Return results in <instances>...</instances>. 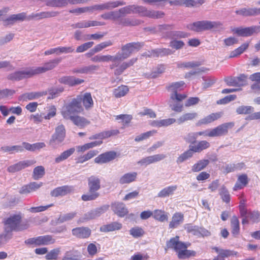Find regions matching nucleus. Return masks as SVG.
<instances>
[{
    "instance_id": "27",
    "label": "nucleus",
    "mask_w": 260,
    "mask_h": 260,
    "mask_svg": "<svg viewBox=\"0 0 260 260\" xmlns=\"http://www.w3.org/2000/svg\"><path fill=\"white\" fill-rule=\"evenodd\" d=\"M122 60H121L118 65V67H116L117 68L115 71V73L117 75L121 74L125 69H126L127 68L129 67L130 66L133 65L136 61H137V58H132L131 60H129L128 61H125L121 62ZM116 68V67H115Z\"/></svg>"
},
{
    "instance_id": "34",
    "label": "nucleus",
    "mask_w": 260,
    "mask_h": 260,
    "mask_svg": "<svg viewBox=\"0 0 260 260\" xmlns=\"http://www.w3.org/2000/svg\"><path fill=\"white\" fill-rule=\"evenodd\" d=\"M201 24L203 31L212 28H220L221 25V24L219 22L207 20L202 21Z\"/></svg>"
},
{
    "instance_id": "17",
    "label": "nucleus",
    "mask_w": 260,
    "mask_h": 260,
    "mask_svg": "<svg viewBox=\"0 0 260 260\" xmlns=\"http://www.w3.org/2000/svg\"><path fill=\"white\" fill-rule=\"evenodd\" d=\"M112 211L119 217H124L128 213L127 209L122 203H114L111 205Z\"/></svg>"
},
{
    "instance_id": "19",
    "label": "nucleus",
    "mask_w": 260,
    "mask_h": 260,
    "mask_svg": "<svg viewBox=\"0 0 260 260\" xmlns=\"http://www.w3.org/2000/svg\"><path fill=\"white\" fill-rule=\"evenodd\" d=\"M76 98H80V103H83V106L86 110L91 108L93 106V101L91 94L89 92H85L82 94L78 95Z\"/></svg>"
},
{
    "instance_id": "5",
    "label": "nucleus",
    "mask_w": 260,
    "mask_h": 260,
    "mask_svg": "<svg viewBox=\"0 0 260 260\" xmlns=\"http://www.w3.org/2000/svg\"><path fill=\"white\" fill-rule=\"evenodd\" d=\"M109 206L108 205H104L91 210L84 214L83 216L79 219L78 222H84L100 217L102 214L106 212L109 209Z\"/></svg>"
},
{
    "instance_id": "10",
    "label": "nucleus",
    "mask_w": 260,
    "mask_h": 260,
    "mask_svg": "<svg viewBox=\"0 0 260 260\" xmlns=\"http://www.w3.org/2000/svg\"><path fill=\"white\" fill-rule=\"evenodd\" d=\"M91 60L93 62H104L112 61V64L110 66L111 69H113L119 65L116 55L115 56L97 55L92 57Z\"/></svg>"
},
{
    "instance_id": "22",
    "label": "nucleus",
    "mask_w": 260,
    "mask_h": 260,
    "mask_svg": "<svg viewBox=\"0 0 260 260\" xmlns=\"http://www.w3.org/2000/svg\"><path fill=\"white\" fill-rule=\"evenodd\" d=\"M222 113L221 112L213 113L206 116L205 117L200 119L197 123L198 125L202 124H207L210 123L216 120H217L221 117Z\"/></svg>"
},
{
    "instance_id": "64",
    "label": "nucleus",
    "mask_w": 260,
    "mask_h": 260,
    "mask_svg": "<svg viewBox=\"0 0 260 260\" xmlns=\"http://www.w3.org/2000/svg\"><path fill=\"white\" fill-rule=\"evenodd\" d=\"M134 5H129L119 9L120 17L121 18L127 14L134 13Z\"/></svg>"
},
{
    "instance_id": "50",
    "label": "nucleus",
    "mask_w": 260,
    "mask_h": 260,
    "mask_svg": "<svg viewBox=\"0 0 260 260\" xmlns=\"http://www.w3.org/2000/svg\"><path fill=\"white\" fill-rule=\"evenodd\" d=\"M209 163V161L208 159L201 160L192 167L191 170L193 172H199L204 169Z\"/></svg>"
},
{
    "instance_id": "30",
    "label": "nucleus",
    "mask_w": 260,
    "mask_h": 260,
    "mask_svg": "<svg viewBox=\"0 0 260 260\" xmlns=\"http://www.w3.org/2000/svg\"><path fill=\"white\" fill-rule=\"evenodd\" d=\"M97 69L98 67L96 66L90 65L74 69L72 72L74 73L78 74H89L92 73L94 71H95Z\"/></svg>"
},
{
    "instance_id": "46",
    "label": "nucleus",
    "mask_w": 260,
    "mask_h": 260,
    "mask_svg": "<svg viewBox=\"0 0 260 260\" xmlns=\"http://www.w3.org/2000/svg\"><path fill=\"white\" fill-rule=\"evenodd\" d=\"M47 91L45 92H29L23 94L21 97V100L28 99L29 100H34L38 99L44 95L47 94Z\"/></svg>"
},
{
    "instance_id": "57",
    "label": "nucleus",
    "mask_w": 260,
    "mask_h": 260,
    "mask_svg": "<svg viewBox=\"0 0 260 260\" xmlns=\"http://www.w3.org/2000/svg\"><path fill=\"white\" fill-rule=\"evenodd\" d=\"M45 173V168L44 167L40 166L34 168L32 176L35 180H38L42 178Z\"/></svg>"
},
{
    "instance_id": "9",
    "label": "nucleus",
    "mask_w": 260,
    "mask_h": 260,
    "mask_svg": "<svg viewBox=\"0 0 260 260\" xmlns=\"http://www.w3.org/2000/svg\"><path fill=\"white\" fill-rule=\"evenodd\" d=\"M66 136V130L62 124L58 125L55 128V133L52 135L50 141V144L53 146L54 143H59L62 142Z\"/></svg>"
},
{
    "instance_id": "7",
    "label": "nucleus",
    "mask_w": 260,
    "mask_h": 260,
    "mask_svg": "<svg viewBox=\"0 0 260 260\" xmlns=\"http://www.w3.org/2000/svg\"><path fill=\"white\" fill-rule=\"evenodd\" d=\"M233 31L239 36L248 37L253 34L260 32V26H252L248 27H237L233 30Z\"/></svg>"
},
{
    "instance_id": "6",
    "label": "nucleus",
    "mask_w": 260,
    "mask_h": 260,
    "mask_svg": "<svg viewBox=\"0 0 260 260\" xmlns=\"http://www.w3.org/2000/svg\"><path fill=\"white\" fill-rule=\"evenodd\" d=\"M125 5L123 1L108 2L101 4L91 6L92 13L95 11L110 10Z\"/></svg>"
},
{
    "instance_id": "52",
    "label": "nucleus",
    "mask_w": 260,
    "mask_h": 260,
    "mask_svg": "<svg viewBox=\"0 0 260 260\" xmlns=\"http://www.w3.org/2000/svg\"><path fill=\"white\" fill-rule=\"evenodd\" d=\"M198 116V114L196 112L192 113H187L181 116H180L178 119L177 122L179 124L182 123L186 121L191 120L196 118Z\"/></svg>"
},
{
    "instance_id": "59",
    "label": "nucleus",
    "mask_w": 260,
    "mask_h": 260,
    "mask_svg": "<svg viewBox=\"0 0 260 260\" xmlns=\"http://www.w3.org/2000/svg\"><path fill=\"white\" fill-rule=\"evenodd\" d=\"M184 85L185 83L182 81L177 82L173 83L170 85L168 87V89L173 92H177L178 91H180L183 89Z\"/></svg>"
},
{
    "instance_id": "45",
    "label": "nucleus",
    "mask_w": 260,
    "mask_h": 260,
    "mask_svg": "<svg viewBox=\"0 0 260 260\" xmlns=\"http://www.w3.org/2000/svg\"><path fill=\"white\" fill-rule=\"evenodd\" d=\"M68 5V0H47L46 5L52 7H64Z\"/></svg>"
},
{
    "instance_id": "18",
    "label": "nucleus",
    "mask_w": 260,
    "mask_h": 260,
    "mask_svg": "<svg viewBox=\"0 0 260 260\" xmlns=\"http://www.w3.org/2000/svg\"><path fill=\"white\" fill-rule=\"evenodd\" d=\"M84 80L76 78L74 76H64L59 79V82L61 83L73 86L79 85L84 82Z\"/></svg>"
},
{
    "instance_id": "38",
    "label": "nucleus",
    "mask_w": 260,
    "mask_h": 260,
    "mask_svg": "<svg viewBox=\"0 0 260 260\" xmlns=\"http://www.w3.org/2000/svg\"><path fill=\"white\" fill-rule=\"evenodd\" d=\"M153 218L160 222H164L168 220V213L161 210H155L153 212Z\"/></svg>"
},
{
    "instance_id": "39",
    "label": "nucleus",
    "mask_w": 260,
    "mask_h": 260,
    "mask_svg": "<svg viewBox=\"0 0 260 260\" xmlns=\"http://www.w3.org/2000/svg\"><path fill=\"white\" fill-rule=\"evenodd\" d=\"M100 25V23L96 21H83L73 25L74 28H86L90 26Z\"/></svg>"
},
{
    "instance_id": "32",
    "label": "nucleus",
    "mask_w": 260,
    "mask_h": 260,
    "mask_svg": "<svg viewBox=\"0 0 260 260\" xmlns=\"http://www.w3.org/2000/svg\"><path fill=\"white\" fill-rule=\"evenodd\" d=\"M248 182V177L246 174L240 175L234 187V190H237L242 189L247 184Z\"/></svg>"
},
{
    "instance_id": "28",
    "label": "nucleus",
    "mask_w": 260,
    "mask_h": 260,
    "mask_svg": "<svg viewBox=\"0 0 260 260\" xmlns=\"http://www.w3.org/2000/svg\"><path fill=\"white\" fill-rule=\"evenodd\" d=\"M118 133V131L117 130L105 131L91 136V137H89V139H99L100 140H102V139L110 137L112 135H116Z\"/></svg>"
},
{
    "instance_id": "36",
    "label": "nucleus",
    "mask_w": 260,
    "mask_h": 260,
    "mask_svg": "<svg viewBox=\"0 0 260 260\" xmlns=\"http://www.w3.org/2000/svg\"><path fill=\"white\" fill-rule=\"evenodd\" d=\"M207 70L205 68H200L191 71L185 74V78L189 80H192L199 77L201 74Z\"/></svg>"
},
{
    "instance_id": "42",
    "label": "nucleus",
    "mask_w": 260,
    "mask_h": 260,
    "mask_svg": "<svg viewBox=\"0 0 260 260\" xmlns=\"http://www.w3.org/2000/svg\"><path fill=\"white\" fill-rule=\"evenodd\" d=\"M189 245V244L184 243V248H182L177 250L176 252L178 254V257L181 259H184L191 256L193 253V251L187 250V248Z\"/></svg>"
},
{
    "instance_id": "37",
    "label": "nucleus",
    "mask_w": 260,
    "mask_h": 260,
    "mask_svg": "<svg viewBox=\"0 0 260 260\" xmlns=\"http://www.w3.org/2000/svg\"><path fill=\"white\" fill-rule=\"evenodd\" d=\"M28 220L26 219H22L20 213H17V231H22L29 228Z\"/></svg>"
},
{
    "instance_id": "2",
    "label": "nucleus",
    "mask_w": 260,
    "mask_h": 260,
    "mask_svg": "<svg viewBox=\"0 0 260 260\" xmlns=\"http://www.w3.org/2000/svg\"><path fill=\"white\" fill-rule=\"evenodd\" d=\"M80 98H73L64 104L62 108L61 114L66 119H69L84 111L82 104L80 103Z\"/></svg>"
},
{
    "instance_id": "14",
    "label": "nucleus",
    "mask_w": 260,
    "mask_h": 260,
    "mask_svg": "<svg viewBox=\"0 0 260 260\" xmlns=\"http://www.w3.org/2000/svg\"><path fill=\"white\" fill-rule=\"evenodd\" d=\"M116 153L114 151H109L99 155L95 158L94 162L97 164H104L109 162L116 157Z\"/></svg>"
},
{
    "instance_id": "51",
    "label": "nucleus",
    "mask_w": 260,
    "mask_h": 260,
    "mask_svg": "<svg viewBox=\"0 0 260 260\" xmlns=\"http://www.w3.org/2000/svg\"><path fill=\"white\" fill-rule=\"evenodd\" d=\"M112 43L110 41L107 42H104L96 45L92 49H91L88 54L92 55L96 52L101 51L103 49L107 47L112 45Z\"/></svg>"
},
{
    "instance_id": "41",
    "label": "nucleus",
    "mask_w": 260,
    "mask_h": 260,
    "mask_svg": "<svg viewBox=\"0 0 260 260\" xmlns=\"http://www.w3.org/2000/svg\"><path fill=\"white\" fill-rule=\"evenodd\" d=\"M102 18L105 20H119L121 18L118 10L110 11L101 15Z\"/></svg>"
},
{
    "instance_id": "13",
    "label": "nucleus",
    "mask_w": 260,
    "mask_h": 260,
    "mask_svg": "<svg viewBox=\"0 0 260 260\" xmlns=\"http://www.w3.org/2000/svg\"><path fill=\"white\" fill-rule=\"evenodd\" d=\"M184 243L179 241V237L176 236V237L170 239L166 243V250L167 249H173L176 252L181 249L184 248Z\"/></svg>"
},
{
    "instance_id": "40",
    "label": "nucleus",
    "mask_w": 260,
    "mask_h": 260,
    "mask_svg": "<svg viewBox=\"0 0 260 260\" xmlns=\"http://www.w3.org/2000/svg\"><path fill=\"white\" fill-rule=\"evenodd\" d=\"M75 151V148L73 147L63 151L62 153L60 154V155L55 158V162L59 163L60 162L64 160H66V159L69 158L71 155H72L74 153Z\"/></svg>"
},
{
    "instance_id": "62",
    "label": "nucleus",
    "mask_w": 260,
    "mask_h": 260,
    "mask_svg": "<svg viewBox=\"0 0 260 260\" xmlns=\"http://www.w3.org/2000/svg\"><path fill=\"white\" fill-rule=\"evenodd\" d=\"M156 133L155 130L150 131L146 133L140 134L136 137L135 141L136 142H140L148 139L150 137L153 136Z\"/></svg>"
},
{
    "instance_id": "26",
    "label": "nucleus",
    "mask_w": 260,
    "mask_h": 260,
    "mask_svg": "<svg viewBox=\"0 0 260 260\" xmlns=\"http://www.w3.org/2000/svg\"><path fill=\"white\" fill-rule=\"evenodd\" d=\"M184 220L183 214L181 213H175L172 216V220L169 223V228L171 229L176 228L180 224H181Z\"/></svg>"
},
{
    "instance_id": "23",
    "label": "nucleus",
    "mask_w": 260,
    "mask_h": 260,
    "mask_svg": "<svg viewBox=\"0 0 260 260\" xmlns=\"http://www.w3.org/2000/svg\"><path fill=\"white\" fill-rule=\"evenodd\" d=\"M137 176L138 174L136 172L125 173L120 178L119 182L121 184H129L136 181Z\"/></svg>"
},
{
    "instance_id": "15",
    "label": "nucleus",
    "mask_w": 260,
    "mask_h": 260,
    "mask_svg": "<svg viewBox=\"0 0 260 260\" xmlns=\"http://www.w3.org/2000/svg\"><path fill=\"white\" fill-rule=\"evenodd\" d=\"M5 233L12 237L11 232L16 228V215L14 214L4 221Z\"/></svg>"
},
{
    "instance_id": "47",
    "label": "nucleus",
    "mask_w": 260,
    "mask_h": 260,
    "mask_svg": "<svg viewBox=\"0 0 260 260\" xmlns=\"http://www.w3.org/2000/svg\"><path fill=\"white\" fill-rule=\"evenodd\" d=\"M188 36V34L182 31H170L167 34V37L172 40L178 38H185Z\"/></svg>"
},
{
    "instance_id": "33",
    "label": "nucleus",
    "mask_w": 260,
    "mask_h": 260,
    "mask_svg": "<svg viewBox=\"0 0 260 260\" xmlns=\"http://www.w3.org/2000/svg\"><path fill=\"white\" fill-rule=\"evenodd\" d=\"M38 246L53 244L55 239L51 235H44L38 237Z\"/></svg>"
},
{
    "instance_id": "1",
    "label": "nucleus",
    "mask_w": 260,
    "mask_h": 260,
    "mask_svg": "<svg viewBox=\"0 0 260 260\" xmlns=\"http://www.w3.org/2000/svg\"><path fill=\"white\" fill-rule=\"evenodd\" d=\"M61 61L60 58H56L46 62L43 66L32 68H27L17 71V80L29 78L34 75L45 73L54 68Z\"/></svg>"
},
{
    "instance_id": "56",
    "label": "nucleus",
    "mask_w": 260,
    "mask_h": 260,
    "mask_svg": "<svg viewBox=\"0 0 260 260\" xmlns=\"http://www.w3.org/2000/svg\"><path fill=\"white\" fill-rule=\"evenodd\" d=\"M231 222L232 234L234 235H238L240 230L239 221L238 218L235 216H233Z\"/></svg>"
},
{
    "instance_id": "49",
    "label": "nucleus",
    "mask_w": 260,
    "mask_h": 260,
    "mask_svg": "<svg viewBox=\"0 0 260 260\" xmlns=\"http://www.w3.org/2000/svg\"><path fill=\"white\" fill-rule=\"evenodd\" d=\"M140 23L139 20L131 18H120L119 24L124 26H135Z\"/></svg>"
},
{
    "instance_id": "53",
    "label": "nucleus",
    "mask_w": 260,
    "mask_h": 260,
    "mask_svg": "<svg viewBox=\"0 0 260 260\" xmlns=\"http://www.w3.org/2000/svg\"><path fill=\"white\" fill-rule=\"evenodd\" d=\"M213 249L217 253H218V255L220 257H222L223 259L224 257H228L231 255L236 254V253H235L233 251L228 249H220L217 247H213Z\"/></svg>"
},
{
    "instance_id": "35",
    "label": "nucleus",
    "mask_w": 260,
    "mask_h": 260,
    "mask_svg": "<svg viewBox=\"0 0 260 260\" xmlns=\"http://www.w3.org/2000/svg\"><path fill=\"white\" fill-rule=\"evenodd\" d=\"M193 153L194 152L192 151V150L189 146V149L188 150L185 151L183 153L181 154L177 157L176 160L177 164H182V162L190 159L193 156Z\"/></svg>"
},
{
    "instance_id": "25",
    "label": "nucleus",
    "mask_w": 260,
    "mask_h": 260,
    "mask_svg": "<svg viewBox=\"0 0 260 260\" xmlns=\"http://www.w3.org/2000/svg\"><path fill=\"white\" fill-rule=\"evenodd\" d=\"M236 13L244 16H255L260 14V8H242L237 10Z\"/></svg>"
},
{
    "instance_id": "16",
    "label": "nucleus",
    "mask_w": 260,
    "mask_h": 260,
    "mask_svg": "<svg viewBox=\"0 0 260 260\" xmlns=\"http://www.w3.org/2000/svg\"><path fill=\"white\" fill-rule=\"evenodd\" d=\"M74 51V48L73 47H58L46 50L45 51L44 54L45 55H49L52 54L59 55L62 53H72Z\"/></svg>"
},
{
    "instance_id": "3",
    "label": "nucleus",
    "mask_w": 260,
    "mask_h": 260,
    "mask_svg": "<svg viewBox=\"0 0 260 260\" xmlns=\"http://www.w3.org/2000/svg\"><path fill=\"white\" fill-rule=\"evenodd\" d=\"M88 192L81 197L84 201L96 200L100 196L98 190L101 188V180L95 176H91L88 179Z\"/></svg>"
},
{
    "instance_id": "8",
    "label": "nucleus",
    "mask_w": 260,
    "mask_h": 260,
    "mask_svg": "<svg viewBox=\"0 0 260 260\" xmlns=\"http://www.w3.org/2000/svg\"><path fill=\"white\" fill-rule=\"evenodd\" d=\"M234 125L233 122H226L211 129L212 137H220L226 135L229 129L232 128Z\"/></svg>"
},
{
    "instance_id": "48",
    "label": "nucleus",
    "mask_w": 260,
    "mask_h": 260,
    "mask_svg": "<svg viewBox=\"0 0 260 260\" xmlns=\"http://www.w3.org/2000/svg\"><path fill=\"white\" fill-rule=\"evenodd\" d=\"M70 120L72 121L74 123L78 126L82 127L88 123V121L84 118L77 116L76 115L69 118Z\"/></svg>"
},
{
    "instance_id": "20",
    "label": "nucleus",
    "mask_w": 260,
    "mask_h": 260,
    "mask_svg": "<svg viewBox=\"0 0 260 260\" xmlns=\"http://www.w3.org/2000/svg\"><path fill=\"white\" fill-rule=\"evenodd\" d=\"M73 190L72 186H62L54 189L50 193L52 197H57L58 196H63L71 192Z\"/></svg>"
},
{
    "instance_id": "54",
    "label": "nucleus",
    "mask_w": 260,
    "mask_h": 260,
    "mask_svg": "<svg viewBox=\"0 0 260 260\" xmlns=\"http://www.w3.org/2000/svg\"><path fill=\"white\" fill-rule=\"evenodd\" d=\"M45 111L47 114L43 113V115H44V119L46 120H49L56 115V108L54 106L51 105L47 107Z\"/></svg>"
},
{
    "instance_id": "58",
    "label": "nucleus",
    "mask_w": 260,
    "mask_h": 260,
    "mask_svg": "<svg viewBox=\"0 0 260 260\" xmlns=\"http://www.w3.org/2000/svg\"><path fill=\"white\" fill-rule=\"evenodd\" d=\"M64 90L63 87L60 86L57 88H51L48 89V92L49 94L48 99H53L59 96Z\"/></svg>"
},
{
    "instance_id": "63",
    "label": "nucleus",
    "mask_w": 260,
    "mask_h": 260,
    "mask_svg": "<svg viewBox=\"0 0 260 260\" xmlns=\"http://www.w3.org/2000/svg\"><path fill=\"white\" fill-rule=\"evenodd\" d=\"M134 13H138L141 16L148 17L150 10H147L145 7L141 6L134 5Z\"/></svg>"
},
{
    "instance_id": "61",
    "label": "nucleus",
    "mask_w": 260,
    "mask_h": 260,
    "mask_svg": "<svg viewBox=\"0 0 260 260\" xmlns=\"http://www.w3.org/2000/svg\"><path fill=\"white\" fill-rule=\"evenodd\" d=\"M76 212H71L64 214H61L58 218V223H63L66 221H70L73 219L76 216Z\"/></svg>"
},
{
    "instance_id": "43",
    "label": "nucleus",
    "mask_w": 260,
    "mask_h": 260,
    "mask_svg": "<svg viewBox=\"0 0 260 260\" xmlns=\"http://www.w3.org/2000/svg\"><path fill=\"white\" fill-rule=\"evenodd\" d=\"M129 91V88L125 85L118 86L113 90V94L116 98H120L124 96Z\"/></svg>"
},
{
    "instance_id": "60",
    "label": "nucleus",
    "mask_w": 260,
    "mask_h": 260,
    "mask_svg": "<svg viewBox=\"0 0 260 260\" xmlns=\"http://www.w3.org/2000/svg\"><path fill=\"white\" fill-rule=\"evenodd\" d=\"M254 111V108L251 106H241L238 107L236 112L238 114H248Z\"/></svg>"
},
{
    "instance_id": "12",
    "label": "nucleus",
    "mask_w": 260,
    "mask_h": 260,
    "mask_svg": "<svg viewBox=\"0 0 260 260\" xmlns=\"http://www.w3.org/2000/svg\"><path fill=\"white\" fill-rule=\"evenodd\" d=\"M166 156L163 154H157L143 158L140 160L138 164L141 166H147L149 164L159 161L164 158Z\"/></svg>"
},
{
    "instance_id": "24",
    "label": "nucleus",
    "mask_w": 260,
    "mask_h": 260,
    "mask_svg": "<svg viewBox=\"0 0 260 260\" xmlns=\"http://www.w3.org/2000/svg\"><path fill=\"white\" fill-rule=\"evenodd\" d=\"M122 228V224L118 222H113L107 224H105L100 227V231L101 232L107 233L119 230Z\"/></svg>"
},
{
    "instance_id": "55",
    "label": "nucleus",
    "mask_w": 260,
    "mask_h": 260,
    "mask_svg": "<svg viewBox=\"0 0 260 260\" xmlns=\"http://www.w3.org/2000/svg\"><path fill=\"white\" fill-rule=\"evenodd\" d=\"M249 46L248 43H245L241 45L238 48L235 49L234 51L231 52L230 57L233 58L236 57L241 54H242Z\"/></svg>"
},
{
    "instance_id": "29",
    "label": "nucleus",
    "mask_w": 260,
    "mask_h": 260,
    "mask_svg": "<svg viewBox=\"0 0 260 260\" xmlns=\"http://www.w3.org/2000/svg\"><path fill=\"white\" fill-rule=\"evenodd\" d=\"M194 152H200L210 147V143L205 140L199 141L196 144L189 146Z\"/></svg>"
},
{
    "instance_id": "44",
    "label": "nucleus",
    "mask_w": 260,
    "mask_h": 260,
    "mask_svg": "<svg viewBox=\"0 0 260 260\" xmlns=\"http://www.w3.org/2000/svg\"><path fill=\"white\" fill-rule=\"evenodd\" d=\"M61 253V248L57 247L51 250L45 255L47 260H57Z\"/></svg>"
},
{
    "instance_id": "31",
    "label": "nucleus",
    "mask_w": 260,
    "mask_h": 260,
    "mask_svg": "<svg viewBox=\"0 0 260 260\" xmlns=\"http://www.w3.org/2000/svg\"><path fill=\"white\" fill-rule=\"evenodd\" d=\"M177 188V185H171L165 187L158 193V197L160 198H166L172 195Z\"/></svg>"
},
{
    "instance_id": "11",
    "label": "nucleus",
    "mask_w": 260,
    "mask_h": 260,
    "mask_svg": "<svg viewBox=\"0 0 260 260\" xmlns=\"http://www.w3.org/2000/svg\"><path fill=\"white\" fill-rule=\"evenodd\" d=\"M91 234V230L86 226L77 227L72 230V235L79 239H87Z\"/></svg>"
},
{
    "instance_id": "21",
    "label": "nucleus",
    "mask_w": 260,
    "mask_h": 260,
    "mask_svg": "<svg viewBox=\"0 0 260 260\" xmlns=\"http://www.w3.org/2000/svg\"><path fill=\"white\" fill-rule=\"evenodd\" d=\"M172 53L171 49L167 48L152 50L144 53L143 56L146 57H155L159 56L169 55Z\"/></svg>"
},
{
    "instance_id": "4",
    "label": "nucleus",
    "mask_w": 260,
    "mask_h": 260,
    "mask_svg": "<svg viewBox=\"0 0 260 260\" xmlns=\"http://www.w3.org/2000/svg\"><path fill=\"white\" fill-rule=\"evenodd\" d=\"M142 46L143 44L139 42L130 43L122 46V52H118L116 54L118 63L119 64L121 60L128 58L132 53L138 51Z\"/></svg>"
}]
</instances>
